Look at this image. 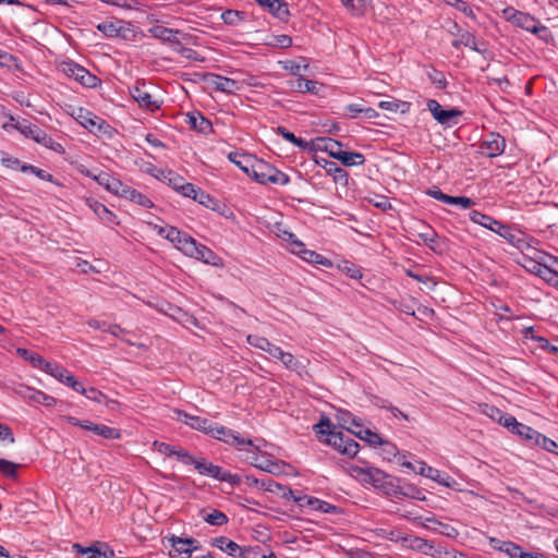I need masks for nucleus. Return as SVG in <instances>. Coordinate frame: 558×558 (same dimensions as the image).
Instances as JSON below:
<instances>
[{
	"mask_svg": "<svg viewBox=\"0 0 558 558\" xmlns=\"http://www.w3.org/2000/svg\"><path fill=\"white\" fill-rule=\"evenodd\" d=\"M352 471L355 472L364 483H368L374 488L383 492L387 496L396 494V485L399 480L391 476L377 468H361L353 466Z\"/></svg>",
	"mask_w": 558,
	"mask_h": 558,
	"instance_id": "nucleus-1",
	"label": "nucleus"
},
{
	"mask_svg": "<svg viewBox=\"0 0 558 558\" xmlns=\"http://www.w3.org/2000/svg\"><path fill=\"white\" fill-rule=\"evenodd\" d=\"M252 174L251 178L260 184H279L287 185L290 182V177L278 170L269 162L258 159L255 161V166H251Z\"/></svg>",
	"mask_w": 558,
	"mask_h": 558,
	"instance_id": "nucleus-2",
	"label": "nucleus"
},
{
	"mask_svg": "<svg viewBox=\"0 0 558 558\" xmlns=\"http://www.w3.org/2000/svg\"><path fill=\"white\" fill-rule=\"evenodd\" d=\"M72 116L83 128L96 136L110 133V125L102 118L85 108H77L73 111Z\"/></svg>",
	"mask_w": 558,
	"mask_h": 558,
	"instance_id": "nucleus-3",
	"label": "nucleus"
},
{
	"mask_svg": "<svg viewBox=\"0 0 558 558\" xmlns=\"http://www.w3.org/2000/svg\"><path fill=\"white\" fill-rule=\"evenodd\" d=\"M504 15L507 21L534 35L542 37V33H547V27L542 25L539 21H537L529 13L514 10L513 8H507L504 10Z\"/></svg>",
	"mask_w": 558,
	"mask_h": 558,
	"instance_id": "nucleus-4",
	"label": "nucleus"
},
{
	"mask_svg": "<svg viewBox=\"0 0 558 558\" xmlns=\"http://www.w3.org/2000/svg\"><path fill=\"white\" fill-rule=\"evenodd\" d=\"M324 442L348 458L356 457L360 449L357 441L337 430H328Z\"/></svg>",
	"mask_w": 558,
	"mask_h": 558,
	"instance_id": "nucleus-5",
	"label": "nucleus"
},
{
	"mask_svg": "<svg viewBox=\"0 0 558 558\" xmlns=\"http://www.w3.org/2000/svg\"><path fill=\"white\" fill-rule=\"evenodd\" d=\"M148 173L162 182H167L169 186L184 197L192 199V195L196 192L197 187L194 184L185 182L183 177L172 170H159L158 174L153 173V170H148Z\"/></svg>",
	"mask_w": 558,
	"mask_h": 558,
	"instance_id": "nucleus-6",
	"label": "nucleus"
},
{
	"mask_svg": "<svg viewBox=\"0 0 558 558\" xmlns=\"http://www.w3.org/2000/svg\"><path fill=\"white\" fill-rule=\"evenodd\" d=\"M60 69L68 77H73L85 87L95 88L101 83L96 75L73 61L62 62Z\"/></svg>",
	"mask_w": 558,
	"mask_h": 558,
	"instance_id": "nucleus-7",
	"label": "nucleus"
},
{
	"mask_svg": "<svg viewBox=\"0 0 558 558\" xmlns=\"http://www.w3.org/2000/svg\"><path fill=\"white\" fill-rule=\"evenodd\" d=\"M210 437L220 440L229 446L235 447L238 450H243L245 446H253V440L245 438L239 433L225 427L222 425L215 424Z\"/></svg>",
	"mask_w": 558,
	"mask_h": 558,
	"instance_id": "nucleus-8",
	"label": "nucleus"
},
{
	"mask_svg": "<svg viewBox=\"0 0 558 558\" xmlns=\"http://www.w3.org/2000/svg\"><path fill=\"white\" fill-rule=\"evenodd\" d=\"M96 28L108 38L129 39V34L133 32V25L123 20H106L96 25Z\"/></svg>",
	"mask_w": 558,
	"mask_h": 558,
	"instance_id": "nucleus-9",
	"label": "nucleus"
},
{
	"mask_svg": "<svg viewBox=\"0 0 558 558\" xmlns=\"http://www.w3.org/2000/svg\"><path fill=\"white\" fill-rule=\"evenodd\" d=\"M130 95L142 109H146L151 112L158 110L162 104L153 97L146 88V83L141 80L136 81L135 85L130 87Z\"/></svg>",
	"mask_w": 558,
	"mask_h": 558,
	"instance_id": "nucleus-10",
	"label": "nucleus"
},
{
	"mask_svg": "<svg viewBox=\"0 0 558 558\" xmlns=\"http://www.w3.org/2000/svg\"><path fill=\"white\" fill-rule=\"evenodd\" d=\"M203 82L207 85V87L228 95L234 94L240 89V84L238 81L225 77L216 73H205L203 75Z\"/></svg>",
	"mask_w": 558,
	"mask_h": 558,
	"instance_id": "nucleus-11",
	"label": "nucleus"
},
{
	"mask_svg": "<svg viewBox=\"0 0 558 558\" xmlns=\"http://www.w3.org/2000/svg\"><path fill=\"white\" fill-rule=\"evenodd\" d=\"M185 250L190 257L202 260L203 263L211 266H222V259L216 253L196 241H191L189 245H186Z\"/></svg>",
	"mask_w": 558,
	"mask_h": 558,
	"instance_id": "nucleus-12",
	"label": "nucleus"
},
{
	"mask_svg": "<svg viewBox=\"0 0 558 558\" xmlns=\"http://www.w3.org/2000/svg\"><path fill=\"white\" fill-rule=\"evenodd\" d=\"M506 148V140L499 133H489L480 144L481 154L494 158L500 156Z\"/></svg>",
	"mask_w": 558,
	"mask_h": 558,
	"instance_id": "nucleus-13",
	"label": "nucleus"
},
{
	"mask_svg": "<svg viewBox=\"0 0 558 558\" xmlns=\"http://www.w3.org/2000/svg\"><path fill=\"white\" fill-rule=\"evenodd\" d=\"M427 109L430 111L433 118L440 124H456L457 119L459 116H461V111L452 108V109H444L442 106L435 99H429L427 101Z\"/></svg>",
	"mask_w": 558,
	"mask_h": 558,
	"instance_id": "nucleus-14",
	"label": "nucleus"
},
{
	"mask_svg": "<svg viewBox=\"0 0 558 558\" xmlns=\"http://www.w3.org/2000/svg\"><path fill=\"white\" fill-rule=\"evenodd\" d=\"M177 414H178V420L183 422L185 425L190 426L191 428L202 432L208 436L210 435V433H213V428L216 424L213 421H210L206 417L198 416V415H192L183 410H179L177 412Z\"/></svg>",
	"mask_w": 558,
	"mask_h": 558,
	"instance_id": "nucleus-15",
	"label": "nucleus"
},
{
	"mask_svg": "<svg viewBox=\"0 0 558 558\" xmlns=\"http://www.w3.org/2000/svg\"><path fill=\"white\" fill-rule=\"evenodd\" d=\"M73 549L76 554L87 555V558H114V550L104 542H96L89 547L81 544H74Z\"/></svg>",
	"mask_w": 558,
	"mask_h": 558,
	"instance_id": "nucleus-16",
	"label": "nucleus"
},
{
	"mask_svg": "<svg viewBox=\"0 0 558 558\" xmlns=\"http://www.w3.org/2000/svg\"><path fill=\"white\" fill-rule=\"evenodd\" d=\"M45 372L54 377L60 383L71 387L75 391L80 390L81 388V383L76 380L75 377L71 375L66 368L57 363L45 365Z\"/></svg>",
	"mask_w": 558,
	"mask_h": 558,
	"instance_id": "nucleus-17",
	"label": "nucleus"
},
{
	"mask_svg": "<svg viewBox=\"0 0 558 558\" xmlns=\"http://www.w3.org/2000/svg\"><path fill=\"white\" fill-rule=\"evenodd\" d=\"M14 128L19 130L23 135L31 137L33 141L40 145L50 143V135H48L46 131L26 120L19 122L14 125Z\"/></svg>",
	"mask_w": 558,
	"mask_h": 558,
	"instance_id": "nucleus-18",
	"label": "nucleus"
},
{
	"mask_svg": "<svg viewBox=\"0 0 558 558\" xmlns=\"http://www.w3.org/2000/svg\"><path fill=\"white\" fill-rule=\"evenodd\" d=\"M17 392L23 399L29 402L44 404L49 408L57 404L56 398L31 387H22Z\"/></svg>",
	"mask_w": 558,
	"mask_h": 558,
	"instance_id": "nucleus-19",
	"label": "nucleus"
},
{
	"mask_svg": "<svg viewBox=\"0 0 558 558\" xmlns=\"http://www.w3.org/2000/svg\"><path fill=\"white\" fill-rule=\"evenodd\" d=\"M192 199L221 215H225L228 210V207L225 203L216 199L199 187H197L195 194L192 195Z\"/></svg>",
	"mask_w": 558,
	"mask_h": 558,
	"instance_id": "nucleus-20",
	"label": "nucleus"
},
{
	"mask_svg": "<svg viewBox=\"0 0 558 558\" xmlns=\"http://www.w3.org/2000/svg\"><path fill=\"white\" fill-rule=\"evenodd\" d=\"M86 204L105 225H119V222L117 221V216L99 201L94 198H87Z\"/></svg>",
	"mask_w": 558,
	"mask_h": 558,
	"instance_id": "nucleus-21",
	"label": "nucleus"
},
{
	"mask_svg": "<svg viewBox=\"0 0 558 558\" xmlns=\"http://www.w3.org/2000/svg\"><path fill=\"white\" fill-rule=\"evenodd\" d=\"M260 7L280 21L287 22L290 15L288 3L282 0H255Z\"/></svg>",
	"mask_w": 558,
	"mask_h": 558,
	"instance_id": "nucleus-22",
	"label": "nucleus"
},
{
	"mask_svg": "<svg viewBox=\"0 0 558 558\" xmlns=\"http://www.w3.org/2000/svg\"><path fill=\"white\" fill-rule=\"evenodd\" d=\"M316 163L322 166L328 175H331L335 182L348 183L349 174L348 172L339 167L336 162L327 160V159H315Z\"/></svg>",
	"mask_w": 558,
	"mask_h": 558,
	"instance_id": "nucleus-23",
	"label": "nucleus"
},
{
	"mask_svg": "<svg viewBox=\"0 0 558 558\" xmlns=\"http://www.w3.org/2000/svg\"><path fill=\"white\" fill-rule=\"evenodd\" d=\"M169 542L171 543V546L174 548V550L180 555L185 554L191 556L194 550H198L201 547L199 542L195 538H182L172 535L169 538Z\"/></svg>",
	"mask_w": 558,
	"mask_h": 558,
	"instance_id": "nucleus-24",
	"label": "nucleus"
},
{
	"mask_svg": "<svg viewBox=\"0 0 558 558\" xmlns=\"http://www.w3.org/2000/svg\"><path fill=\"white\" fill-rule=\"evenodd\" d=\"M187 122L194 131L201 133V134H209L213 132V124L211 122L203 116L199 111H193L187 114Z\"/></svg>",
	"mask_w": 558,
	"mask_h": 558,
	"instance_id": "nucleus-25",
	"label": "nucleus"
},
{
	"mask_svg": "<svg viewBox=\"0 0 558 558\" xmlns=\"http://www.w3.org/2000/svg\"><path fill=\"white\" fill-rule=\"evenodd\" d=\"M402 544L408 548L423 553L425 555H435V553H433L434 545L423 537L411 535L405 536L402 538Z\"/></svg>",
	"mask_w": 558,
	"mask_h": 558,
	"instance_id": "nucleus-26",
	"label": "nucleus"
},
{
	"mask_svg": "<svg viewBox=\"0 0 558 558\" xmlns=\"http://www.w3.org/2000/svg\"><path fill=\"white\" fill-rule=\"evenodd\" d=\"M246 340L250 345L267 352L269 355H271L275 359L277 357L278 354H280L281 348L271 343L265 337L257 336V335H248Z\"/></svg>",
	"mask_w": 558,
	"mask_h": 558,
	"instance_id": "nucleus-27",
	"label": "nucleus"
},
{
	"mask_svg": "<svg viewBox=\"0 0 558 558\" xmlns=\"http://www.w3.org/2000/svg\"><path fill=\"white\" fill-rule=\"evenodd\" d=\"M490 231L495 232L499 236L504 238L508 243L517 247H521V244L524 242L522 239L518 238L515 233H513L510 226L505 225L497 219L494 226H492Z\"/></svg>",
	"mask_w": 558,
	"mask_h": 558,
	"instance_id": "nucleus-28",
	"label": "nucleus"
},
{
	"mask_svg": "<svg viewBox=\"0 0 558 558\" xmlns=\"http://www.w3.org/2000/svg\"><path fill=\"white\" fill-rule=\"evenodd\" d=\"M84 425V429L90 430L94 434L101 436L106 439H119L121 437V432L117 428L102 425V424H96L92 421L86 420Z\"/></svg>",
	"mask_w": 558,
	"mask_h": 558,
	"instance_id": "nucleus-29",
	"label": "nucleus"
},
{
	"mask_svg": "<svg viewBox=\"0 0 558 558\" xmlns=\"http://www.w3.org/2000/svg\"><path fill=\"white\" fill-rule=\"evenodd\" d=\"M199 517L209 525L222 526L228 523L229 519L226 513L218 509L202 508L199 510Z\"/></svg>",
	"mask_w": 558,
	"mask_h": 558,
	"instance_id": "nucleus-30",
	"label": "nucleus"
},
{
	"mask_svg": "<svg viewBox=\"0 0 558 558\" xmlns=\"http://www.w3.org/2000/svg\"><path fill=\"white\" fill-rule=\"evenodd\" d=\"M229 160L238 166L248 177L252 174L251 166H255L257 158L251 154L230 153Z\"/></svg>",
	"mask_w": 558,
	"mask_h": 558,
	"instance_id": "nucleus-31",
	"label": "nucleus"
},
{
	"mask_svg": "<svg viewBox=\"0 0 558 558\" xmlns=\"http://www.w3.org/2000/svg\"><path fill=\"white\" fill-rule=\"evenodd\" d=\"M313 146L316 150L328 153L331 158H336V153H339L342 143L330 137H317L313 141Z\"/></svg>",
	"mask_w": 558,
	"mask_h": 558,
	"instance_id": "nucleus-32",
	"label": "nucleus"
},
{
	"mask_svg": "<svg viewBox=\"0 0 558 558\" xmlns=\"http://www.w3.org/2000/svg\"><path fill=\"white\" fill-rule=\"evenodd\" d=\"M214 547L227 553L231 557H240L242 547L226 536H219L211 541Z\"/></svg>",
	"mask_w": 558,
	"mask_h": 558,
	"instance_id": "nucleus-33",
	"label": "nucleus"
},
{
	"mask_svg": "<svg viewBox=\"0 0 558 558\" xmlns=\"http://www.w3.org/2000/svg\"><path fill=\"white\" fill-rule=\"evenodd\" d=\"M461 46L469 47L474 51L483 52L484 49H482L477 45V40L473 34H471L468 31H460L457 35V38L452 41V47L456 49H459Z\"/></svg>",
	"mask_w": 558,
	"mask_h": 558,
	"instance_id": "nucleus-34",
	"label": "nucleus"
},
{
	"mask_svg": "<svg viewBox=\"0 0 558 558\" xmlns=\"http://www.w3.org/2000/svg\"><path fill=\"white\" fill-rule=\"evenodd\" d=\"M195 470L201 475L210 476L218 481L221 480V476L223 473V470L219 465H216L211 462L206 461L205 458H198L197 463L195 465Z\"/></svg>",
	"mask_w": 558,
	"mask_h": 558,
	"instance_id": "nucleus-35",
	"label": "nucleus"
},
{
	"mask_svg": "<svg viewBox=\"0 0 558 558\" xmlns=\"http://www.w3.org/2000/svg\"><path fill=\"white\" fill-rule=\"evenodd\" d=\"M290 87L299 93H311L317 95L320 88V85L316 81L306 80L302 75L300 77L291 81Z\"/></svg>",
	"mask_w": 558,
	"mask_h": 558,
	"instance_id": "nucleus-36",
	"label": "nucleus"
},
{
	"mask_svg": "<svg viewBox=\"0 0 558 558\" xmlns=\"http://www.w3.org/2000/svg\"><path fill=\"white\" fill-rule=\"evenodd\" d=\"M345 167L362 166L365 162V156L357 151H344L342 147L336 153V158Z\"/></svg>",
	"mask_w": 558,
	"mask_h": 558,
	"instance_id": "nucleus-37",
	"label": "nucleus"
},
{
	"mask_svg": "<svg viewBox=\"0 0 558 558\" xmlns=\"http://www.w3.org/2000/svg\"><path fill=\"white\" fill-rule=\"evenodd\" d=\"M393 497L399 498V499L402 497H408V498L416 499V500L425 499V495L422 489L417 488L416 486H414L412 484L400 485L399 483H397V485H396V494H393Z\"/></svg>",
	"mask_w": 558,
	"mask_h": 558,
	"instance_id": "nucleus-38",
	"label": "nucleus"
},
{
	"mask_svg": "<svg viewBox=\"0 0 558 558\" xmlns=\"http://www.w3.org/2000/svg\"><path fill=\"white\" fill-rule=\"evenodd\" d=\"M121 191L124 192L121 196L122 198L129 199L144 208H151L154 206V203L150 198L129 185L126 190Z\"/></svg>",
	"mask_w": 558,
	"mask_h": 558,
	"instance_id": "nucleus-39",
	"label": "nucleus"
},
{
	"mask_svg": "<svg viewBox=\"0 0 558 558\" xmlns=\"http://www.w3.org/2000/svg\"><path fill=\"white\" fill-rule=\"evenodd\" d=\"M149 32L153 34L154 37L161 39L165 43H170L173 45H179V38L175 36L179 34L178 29L168 28L165 26H155L149 29Z\"/></svg>",
	"mask_w": 558,
	"mask_h": 558,
	"instance_id": "nucleus-40",
	"label": "nucleus"
},
{
	"mask_svg": "<svg viewBox=\"0 0 558 558\" xmlns=\"http://www.w3.org/2000/svg\"><path fill=\"white\" fill-rule=\"evenodd\" d=\"M17 355L23 360L29 362L32 366L45 371V365L50 364L51 362H47L43 356L38 353L31 351L28 349L19 348Z\"/></svg>",
	"mask_w": 558,
	"mask_h": 558,
	"instance_id": "nucleus-41",
	"label": "nucleus"
},
{
	"mask_svg": "<svg viewBox=\"0 0 558 558\" xmlns=\"http://www.w3.org/2000/svg\"><path fill=\"white\" fill-rule=\"evenodd\" d=\"M347 429L371 446H379L384 444V439L381 438V436L378 433H375L368 428L360 429L359 432H354L350 428Z\"/></svg>",
	"mask_w": 558,
	"mask_h": 558,
	"instance_id": "nucleus-42",
	"label": "nucleus"
},
{
	"mask_svg": "<svg viewBox=\"0 0 558 558\" xmlns=\"http://www.w3.org/2000/svg\"><path fill=\"white\" fill-rule=\"evenodd\" d=\"M378 107L383 110L391 111V112H401L405 113L410 110L411 104L408 101H402L398 99L392 100H384L378 104Z\"/></svg>",
	"mask_w": 558,
	"mask_h": 558,
	"instance_id": "nucleus-43",
	"label": "nucleus"
},
{
	"mask_svg": "<svg viewBox=\"0 0 558 558\" xmlns=\"http://www.w3.org/2000/svg\"><path fill=\"white\" fill-rule=\"evenodd\" d=\"M276 359L279 360L284 365V367L290 371L299 372L304 368V365L301 361L295 359L294 355L290 352L282 351V349H280V354H278Z\"/></svg>",
	"mask_w": 558,
	"mask_h": 558,
	"instance_id": "nucleus-44",
	"label": "nucleus"
},
{
	"mask_svg": "<svg viewBox=\"0 0 558 558\" xmlns=\"http://www.w3.org/2000/svg\"><path fill=\"white\" fill-rule=\"evenodd\" d=\"M495 549L506 554L509 558H522L524 551L523 547L511 541L500 543V546H495Z\"/></svg>",
	"mask_w": 558,
	"mask_h": 558,
	"instance_id": "nucleus-45",
	"label": "nucleus"
},
{
	"mask_svg": "<svg viewBox=\"0 0 558 558\" xmlns=\"http://www.w3.org/2000/svg\"><path fill=\"white\" fill-rule=\"evenodd\" d=\"M240 557L241 558H277L275 553H272V551H270L269 554H265L263 551L262 546H259V545L242 547Z\"/></svg>",
	"mask_w": 558,
	"mask_h": 558,
	"instance_id": "nucleus-46",
	"label": "nucleus"
},
{
	"mask_svg": "<svg viewBox=\"0 0 558 558\" xmlns=\"http://www.w3.org/2000/svg\"><path fill=\"white\" fill-rule=\"evenodd\" d=\"M469 218L472 222L480 225L488 230H490L492 226H494L496 219L492 216L483 214L478 210H471L469 213Z\"/></svg>",
	"mask_w": 558,
	"mask_h": 558,
	"instance_id": "nucleus-47",
	"label": "nucleus"
},
{
	"mask_svg": "<svg viewBox=\"0 0 558 558\" xmlns=\"http://www.w3.org/2000/svg\"><path fill=\"white\" fill-rule=\"evenodd\" d=\"M302 259L307 263L320 265L324 267H330L332 265L330 259L312 250H306V252H303Z\"/></svg>",
	"mask_w": 558,
	"mask_h": 558,
	"instance_id": "nucleus-48",
	"label": "nucleus"
},
{
	"mask_svg": "<svg viewBox=\"0 0 558 558\" xmlns=\"http://www.w3.org/2000/svg\"><path fill=\"white\" fill-rule=\"evenodd\" d=\"M490 411L496 413L498 415V423L501 424L504 427L508 428L510 432L513 430L519 424L517 418L508 413H504L499 409L495 407H490Z\"/></svg>",
	"mask_w": 558,
	"mask_h": 558,
	"instance_id": "nucleus-49",
	"label": "nucleus"
},
{
	"mask_svg": "<svg viewBox=\"0 0 558 558\" xmlns=\"http://www.w3.org/2000/svg\"><path fill=\"white\" fill-rule=\"evenodd\" d=\"M401 464L408 469H411L412 471H414L415 473H418L425 477H428V478H432L437 474L439 475V471L432 468V466H428L426 463L424 462H420V468L416 469L411 462L409 461H402Z\"/></svg>",
	"mask_w": 558,
	"mask_h": 558,
	"instance_id": "nucleus-50",
	"label": "nucleus"
},
{
	"mask_svg": "<svg viewBox=\"0 0 558 558\" xmlns=\"http://www.w3.org/2000/svg\"><path fill=\"white\" fill-rule=\"evenodd\" d=\"M511 433L518 435L523 440H526L532 444L535 440L536 435L538 434V432L533 429L531 426H527L520 422H519L518 426L515 428H513V430Z\"/></svg>",
	"mask_w": 558,
	"mask_h": 558,
	"instance_id": "nucleus-51",
	"label": "nucleus"
},
{
	"mask_svg": "<svg viewBox=\"0 0 558 558\" xmlns=\"http://www.w3.org/2000/svg\"><path fill=\"white\" fill-rule=\"evenodd\" d=\"M284 465L286 463L282 461L265 459L259 462L257 469L270 474H280Z\"/></svg>",
	"mask_w": 558,
	"mask_h": 558,
	"instance_id": "nucleus-52",
	"label": "nucleus"
},
{
	"mask_svg": "<svg viewBox=\"0 0 558 558\" xmlns=\"http://www.w3.org/2000/svg\"><path fill=\"white\" fill-rule=\"evenodd\" d=\"M533 444L539 446L541 448H543L544 450H546L550 453L558 456V444L555 440L546 437L545 435H543L541 433H538L536 435V438L533 441Z\"/></svg>",
	"mask_w": 558,
	"mask_h": 558,
	"instance_id": "nucleus-53",
	"label": "nucleus"
},
{
	"mask_svg": "<svg viewBox=\"0 0 558 558\" xmlns=\"http://www.w3.org/2000/svg\"><path fill=\"white\" fill-rule=\"evenodd\" d=\"M339 269L348 277L352 278V279H361L362 278V269L361 267H359L357 265L349 262V260H343L340 265H339Z\"/></svg>",
	"mask_w": 558,
	"mask_h": 558,
	"instance_id": "nucleus-54",
	"label": "nucleus"
},
{
	"mask_svg": "<svg viewBox=\"0 0 558 558\" xmlns=\"http://www.w3.org/2000/svg\"><path fill=\"white\" fill-rule=\"evenodd\" d=\"M242 451L246 452L244 461L257 469V465L260 462L258 458V452H262L260 447L253 442V446H245Z\"/></svg>",
	"mask_w": 558,
	"mask_h": 558,
	"instance_id": "nucleus-55",
	"label": "nucleus"
},
{
	"mask_svg": "<svg viewBox=\"0 0 558 558\" xmlns=\"http://www.w3.org/2000/svg\"><path fill=\"white\" fill-rule=\"evenodd\" d=\"M19 464L0 458V473L8 478H16Z\"/></svg>",
	"mask_w": 558,
	"mask_h": 558,
	"instance_id": "nucleus-56",
	"label": "nucleus"
},
{
	"mask_svg": "<svg viewBox=\"0 0 558 558\" xmlns=\"http://www.w3.org/2000/svg\"><path fill=\"white\" fill-rule=\"evenodd\" d=\"M221 20L228 25H238L244 20V12L238 10H226L221 14Z\"/></svg>",
	"mask_w": 558,
	"mask_h": 558,
	"instance_id": "nucleus-57",
	"label": "nucleus"
},
{
	"mask_svg": "<svg viewBox=\"0 0 558 558\" xmlns=\"http://www.w3.org/2000/svg\"><path fill=\"white\" fill-rule=\"evenodd\" d=\"M76 392L84 395L86 398H88L89 400H93L97 403H101V402H104L105 399H107V396L105 393H102L100 390H98L94 387L86 389L83 387L82 384H81L80 390H76Z\"/></svg>",
	"mask_w": 558,
	"mask_h": 558,
	"instance_id": "nucleus-58",
	"label": "nucleus"
},
{
	"mask_svg": "<svg viewBox=\"0 0 558 558\" xmlns=\"http://www.w3.org/2000/svg\"><path fill=\"white\" fill-rule=\"evenodd\" d=\"M128 185L122 183V181L117 178V177H113L112 174H110L109 177V181H108V184H107V191L110 192L111 194L113 195H117V196H122V194L124 192H122L121 190H126Z\"/></svg>",
	"mask_w": 558,
	"mask_h": 558,
	"instance_id": "nucleus-59",
	"label": "nucleus"
},
{
	"mask_svg": "<svg viewBox=\"0 0 558 558\" xmlns=\"http://www.w3.org/2000/svg\"><path fill=\"white\" fill-rule=\"evenodd\" d=\"M21 171L22 172H31L44 181H48V182L53 181L52 174L48 173L47 171H45L40 168L33 166V165H27V163L22 165Z\"/></svg>",
	"mask_w": 558,
	"mask_h": 558,
	"instance_id": "nucleus-60",
	"label": "nucleus"
},
{
	"mask_svg": "<svg viewBox=\"0 0 558 558\" xmlns=\"http://www.w3.org/2000/svg\"><path fill=\"white\" fill-rule=\"evenodd\" d=\"M180 462L186 464V465H196L197 460L193 456L190 454V452L181 447H175L174 449V456Z\"/></svg>",
	"mask_w": 558,
	"mask_h": 558,
	"instance_id": "nucleus-61",
	"label": "nucleus"
},
{
	"mask_svg": "<svg viewBox=\"0 0 558 558\" xmlns=\"http://www.w3.org/2000/svg\"><path fill=\"white\" fill-rule=\"evenodd\" d=\"M428 78L430 80V82L437 87V88H440V89H444L446 88L447 86V80H446V76L445 74L441 72V71H438L436 69H432L429 72H428Z\"/></svg>",
	"mask_w": 558,
	"mask_h": 558,
	"instance_id": "nucleus-62",
	"label": "nucleus"
},
{
	"mask_svg": "<svg viewBox=\"0 0 558 558\" xmlns=\"http://www.w3.org/2000/svg\"><path fill=\"white\" fill-rule=\"evenodd\" d=\"M539 278L553 287L558 288V271L551 269L550 267L545 265L539 275Z\"/></svg>",
	"mask_w": 558,
	"mask_h": 558,
	"instance_id": "nucleus-63",
	"label": "nucleus"
},
{
	"mask_svg": "<svg viewBox=\"0 0 558 558\" xmlns=\"http://www.w3.org/2000/svg\"><path fill=\"white\" fill-rule=\"evenodd\" d=\"M435 555L437 558H470L466 554L456 549H436Z\"/></svg>",
	"mask_w": 558,
	"mask_h": 558,
	"instance_id": "nucleus-64",
	"label": "nucleus"
}]
</instances>
